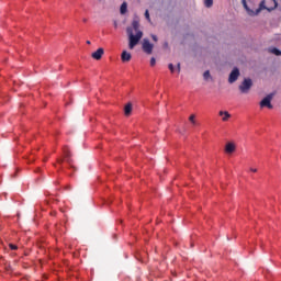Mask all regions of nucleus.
<instances>
[{
	"mask_svg": "<svg viewBox=\"0 0 281 281\" xmlns=\"http://www.w3.org/2000/svg\"><path fill=\"white\" fill-rule=\"evenodd\" d=\"M178 74L181 72V64L177 65Z\"/></svg>",
	"mask_w": 281,
	"mask_h": 281,
	"instance_id": "obj_22",
	"label": "nucleus"
},
{
	"mask_svg": "<svg viewBox=\"0 0 281 281\" xmlns=\"http://www.w3.org/2000/svg\"><path fill=\"white\" fill-rule=\"evenodd\" d=\"M168 67H169V70L171 71V74H175V65L169 64Z\"/></svg>",
	"mask_w": 281,
	"mask_h": 281,
	"instance_id": "obj_19",
	"label": "nucleus"
},
{
	"mask_svg": "<svg viewBox=\"0 0 281 281\" xmlns=\"http://www.w3.org/2000/svg\"><path fill=\"white\" fill-rule=\"evenodd\" d=\"M271 3H273V7L271 8H267L265 0H262L259 4V8L256 9L255 11L249 9V7L247 5V0H241V3L247 12V14H249V16H258L259 12H262V10H268V12H271V10H276V8H278V1L276 0H270Z\"/></svg>",
	"mask_w": 281,
	"mask_h": 281,
	"instance_id": "obj_2",
	"label": "nucleus"
},
{
	"mask_svg": "<svg viewBox=\"0 0 281 281\" xmlns=\"http://www.w3.org/2000/svg\"><path fill=\"white\" fill-rule=\"evenodd\" d=\"M155 65H157V59H155V57L150 58V66L155 67Z\"/></svg>",
	"mask_w": 281,
	"mask_h": 281,
	"instance_id": "obj_18",
	"label": "nucleus"
},
{
	"mask_svg": "<svg viewBox=\"0 0 281 281\" xmlns=\"http://www.w3.org/2000/svg\"><path fill=\"white\" fill-rule=\"evenodd\" d=\"M251 79H245L243 83L239 86V91L243 93H249V89H251L252 86Z\"/></svg>",
	"mask_w": 281,
	"mask_h": 281,
	"instance_id": "obj_5",
	"label": "nucleus"
},
{
	"mask_svg": "<svg viewBox=\"0 0 281 281\" xmlns=\"http://www.w3.org/2000/svg\"><path fill=\"white\" fill-rule=\"evenodd\" d=\"M142 47L145 54L150 55L153 54V49L155 48V45H153L148 38H144Z\"/></svg>",
	"mask_w": 281,
	"mask_h": 281,
	"instance_id": "obj_3",
	"label": "nucleus"
},
{
	"mask_svg": "<svg viewBox=\"0 0 281 281\" xmlns=\"http://www.w3.org/2000/svg\"><path fill=\"white\" fill-rule=\"evenodd\" d=\"M224 151L226 153V155H234V153H236V143L234 142L226 143Z\"/></svg>",
	"mask_w": 281,
	"mask_h": 281,
	"instance_id": "obj_6",
	"label": "nucleus"
},
{
	"mask_svg": "<svg viewBox=\"0 0 281 281\" xmlns=\"http://www.w3.org/2000/svg\"><path fill=\"white\" fill-rule=\"evenodd\" d=\"M102 56H104V48H99L92 53V58H94V60H100Z\"/></svg>",
	"mask_w": 281,
	"mask_h": 281,
	"instance_id": "obj_9",
	"label": "nucleus"
},
{
	"mask_svg": "<svg viewBox=\"0 0 281 281\" xmlns=\"http://www.w3.org/2000/svg\"><path fill=\"white\" fill-rule=\"evenodd\" d=\"M249 170H250V172H258V169L252 168V167Z\"/></svg>",
	"mask_w": 281,
	"mask_h": 281,
	"instance_id": "obj_23",
	"label": "nucleus"
},
{
	"mask_svg": "<svg viewBox=\"0 0 281 281\" xmlns=\"http://www.w3.org/2000/svg\"><path fill=\"white\" fill-rule=\"evenodd\" d=\"M238 76H240V70L238 68H234L228 77V82L233 85V82H236L238 80Z\"/></svg>",
	"mask_w": 281,
	"mask_h": 281,
	"instance_id": "obj_7",
	"label": "nucleus"
},
{
	"mask_svg": "<svg viewBox=\"0 0 281 281\" xmlns=\"http://www.w3.org/2000/svg\"><path fill=\"white\" fill-rule=\"evenodd\" d=\"M132 111H133V105L131 103L126 104L124 108L125 115H131Z\"/></svg>",
	"mask_w": 281,
	"mask_h": 281,
	"instance_id": "obj_12",
	"label": "nucleus"
},
{
	"mask_svg": "<svg viewBox=\"0 0 281 281\" xmlns=\"http://www.w3.org/2000/svg\"><path fill=\"white\" fill-rule=\"evenodd\" d=\"M131 58H133V55L128 53L127 50H123L121 54V60L122 63H131Z\"/></svg>",
	"mask_w": 281,
	"mask_h": 281,
	"instance_id": "obj_8",
	"label": "nucleus"
},
{
	"mask_svg": "<svg viewBox=\"0 0 281 281\" xmlns=\"http://www.w3.org/2000/svg\"><path fill=\"white\" fill-rule=\"evenodd\" d=\"M271 100H273V94H268L266 98H263L260 101V108L265 109V106H267V109H273V105L271 104Z\"/></svg>",
	"mask_w": 281,
	"mask_h": 281,
	"instance_id": "obj_4",
	"label": "nucleus"
},
{
	"mask_svg": "<svg viewBox=\"0 0 281 281\" xmlns=\"http://www.w3.org/2000/svg\"><path fill=\"white\" fill-rule=\"evenodd\" d=\"M165 47H168V43H165Z\"/></svg>",
	"mask_w": 281,
	"mask_h": 281,
	"instance_id": "obj_25",
	"label": "nucleus"
},
{
	"mask_svg": "<svg viewBox=\"0 0 281 281\" xmlns=\"http://www.w3.org/2000/svg\"><path fill=\"white\" fill-rule=\"evenodd\" d=\"M145 19L150 23V13L148 10L145 11Z\"/></svg>",
	"mask_w": 281,
	"mask_h": 281,
	"instance_id": "obj_17",
	"label": "nucleus"
},
{
	"mask_svg": "<svg viewBox=\"0 0 281 281\" xmlns=\"http://www.w3.org/2000/svg\"><path fill=\"white\" fill-rule=\"evenodd\" d=\"M128 10V4L126 2H123L120 8L121 14H126V11Z\"/></svg>",
	"mask_w": 281,
	"mask_h": 281,
	"instance_id": "obj_11",
	"label": "nucleus"
},
{
	"mask_svg": "<svg viewBox=\"0 0 281 281\" xmlns=\"http://www.w3.org/2000/svg\"><path fill=\"white\" fill-rule=\"evenodd\" d=\"M270 54H274V56H281V50L278 48H270Z\"/></svg>",
	"mask_w": 281,
	"mask_h": 281,
	"instance_id": "obj_13",
	"label": "nucleus"
},
{
	"mask_svg": "<svg viewBox=\"0 0 281 281\" xmlns=\"http://www.w3.org/2000/svg\"><path fill=\"white\" fill-rule=\"evenodd\" d=\"M87 44H88V45H91V42H90V41H87Z\"/></svg>",
	"mask_w": 281,
	"mask_h": 281,
	"instance_id": "obj_24",
	"label": "nucleus"
},
{
	"mask_svg": "<svg viewBox=\"0 0 281 281\" xmlns=\"http://www.w3.org/2000/svg\"><path fill=\"white\" fill-rule=\"evenodd\" d=\"M153 41H155V43H157L158 38L157 35H151Z\"/></svg>",
	"mask_w": 281,
	"mask_h": 281,
	"instance_id": "obj_21",
	"label": "nucleus"
},
{
	"mask_svg": "<svg viewBox=\"0 0 281 281\" xmlns=\"http://www.w3.org/2000/svg\"><path fill=\"white\" fill-rule=\"evenodd\" d=\"M203 78H204V80H209V78H210V70L204 71Z\"/></svg>",
	"mask_w": 281,
	"mask_h": 281,
	"instance_id": "obj_16",
	"label": "nucleus"
},
{
	"mask_svg": "<svg viewBox=\"0 0 281 281\" xmlns=\"http://www.w3.org/2000/svg\"><path fill=\"white\" fill-rule=\"evenodd\" d=\"M189 121L191 122V124H193V126H196V115L191 114Z\"/></svg>",
	"mask_w": 281,
	"mask_h": 281,
	"instance_id": "obj_14",
	"label": "nucleus"
},
{
	"mask_svg": "<svg viewBox=\"0 0 281 281\" xmlns=\"http://www.w3.org/2000/svg\"><path fill=\"white\" fill-rule=\"evenodd\" d=\"M205 8H212L214 5V0H204Z\"/></svg>",
	"mask_w": 281,
	"mask_h": 281,
	"instance_id": "obj_15",
	"label": "nucleus"
},
{
	"mask_svg": "<svg viewBox=\"0 0 281 281\" xmlns=\"http://www.w3.org/2000/svg\"><path fill=\"white\" fill-rule=\"evenodd\" d=\"M220 116L222 117L223 122H227V120L232 117V114H229L227 111H220Z\"/></svg>",
	"mask_w": 281,
	"mask_h": 281,
	"instance_id": "obj_10",
	"label": "nucleus"
},
{
	"mask_svg": "<svg viewBox=\"0 0 281 281\" xmlns=\"http://www.w3.org/2000/svg\"><path fill=\"white\" fill-rule=\"evenodd\" d=\"M9 247H10V249H12V250L19 249V247H16V245H13V244H10Z\"/></svg>",
	"mask_w": 281,
	"mask_h": 281,
	"instance_id": "obj_20",
	"label": "nucleus"
},
{
	"mask_svg": "<svg viewBox=\"0 0 281 281\" xmlns=\"http://www.w3.org/2000/svg\"><path fill=\"white\" fill-rule=\"evenodd\" d=\"M126 33L128 36V48L135 49V47L139 45V42L144 37V32L139 30V18L137 15H134L132 26L126 29Z\"/></svg>",
	"mask_w": 281,
	"mask_h": 281,
	"instance_id": "obj_1",
	"label": "nucleus"
}]
</instances>
